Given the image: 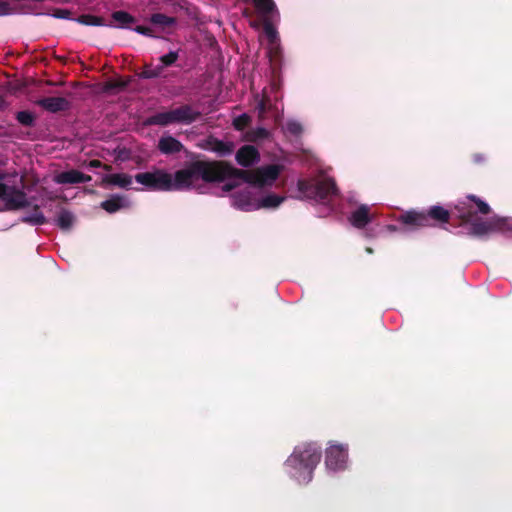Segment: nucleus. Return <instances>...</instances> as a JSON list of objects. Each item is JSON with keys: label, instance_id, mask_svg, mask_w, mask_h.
<instances>
[{"label": "nucleus", "instance_id": "nucleus-1", "mask_svg": "<svg viewBox=\"0 0 512 512\" xmlns=\"http://www.w3.org/2000/svg\"><path fill=\"white\" fill-rule=\"evenodd\" d=\"M225 172L221 166L198 161L174 174L162 169L138 173L135 181L150 191H182L199 189L201 182L220 180Z\"/></svg>", "mask_w": 512, "mask_h": 512}, {"label": "nucleus", "instance_id": "nucleus-2", "mask_svg": "<svg viewBox=\"0 0 512 512\" xmlns=\"http://www.w3.org/2000/svg\"><path fill=\"white\" fill-rule=\"evenodd\" d=\"M213 164L221 166L226 171L225 176L216 182L223 181L231 172H236L242 180V184L227 182L222 186L224 191L233 190L230 195L231 206L241 211L259 210L258 190L271 188L283 170V166L279 164L265 165L249 171L231 169L222 164Z\"/></svg>", "mask_w": 512, "mask_h": 512}, {"label": "nucleus", "instance_id": "nucleus-3", "mask_svg": "<svg viewBox=\"0 0 512 512\" xmlns=\"http://www.w3.org/2000/svg\"><path fill=\"white\" fill-rule=\"evenodd\" d=\"M320 460V452L313 444L298 446L286 461L288 474L299 483H307Z\"/></svg>", "mask_w": 512, "mask_h": 512}, {"label": "nucleus", "instance_id": "nucleus-4", "mask_svg": "<svg viewBox=\"0 0 512 512\" xmlns=\"http://www.w3.org/2000/svg\"><path fill=\"white\" fill-rule=\"evenodd\" d=\"M258 14L264 22V33L268 40L270 55L276 56L279 50V38L273 22L279 18V13L273 0H252Z\"/></svg>", "mask_w": 512, "mask_h": 512}, {"label": "nucleus", "instance_id": "nucleus-5", "mask_svg": "<svg viewBox=\"0 0 512 512\" xmlns=\"http://www.w3.org/2000/svg\"><path fill=\"white\" fill-rule=\"evenodd\" d=\"M23 177L18 174L7 176L0 181V200L8 209H18L27 205Z\"/></svg>", "mask_w": 512, "mask_h": 512}, {"label": "nucleus", "instance_id": "nucleus-6", "mask_svg": "<svg viewBox=\"0 0 512 512\" xmlns=\"http://www.w3.org/2000/svg\"><path fill=\"white\" fill-rule=\"evenodd\" d=\"M298 189L305 197L321 203L329 202L337 192L333 179L327 175H320L311 181L301 180Z\"/></svg>", "mask_w": 512, "mask_h": 512}, {"label": "nucleus", "instance_id": "nucleus-7", "mask_svg": "<svg viewBox=\"0 0 512 512\" xmlns=\"http://www.w3.org/2000/svg\"><path fill=\"white\" fill-rule=\"evenodd\" d=\"M199 116V112L189 105H183L178 108L156 113L148 118L150 125L167 126L174 123L190 124Z\"/></svg>", "mask_w": 512, "mask_h": 512}, {"label": "nucleus", "instance_id": "nucleus-8", "mask_svg": "<svg viewBox=\"0 0 512 512\" xmlns=\"http://www.w3.org/2000/svg\"><path fill=\"white\" fill-rule=\"evenodd\" d=\"M430 217L439 221L447 222L449 212L441 206H433L429 213L419 212L415 210L407 211L402 214L399 220L408 227V231L429 226Z\"/></svg>", "mask_w": 512, "mask_h": 512}, {"label": "nucleus", "instance_id": "nucleus-9", "mask_svg": "<svg viewBox=\"0 0 512 512\" xmlns=\"http://www.w3.org/2000/svg\"><path fill=\"white\" fill-rule=\"evenodd\" d=\"M459 217L466 222H472V232L475 235L483 236L493 231L505 232L509 224L504 219H491L489 221H482L476 219L472 221V215L470 211H464V207L456 206Z\"/></svg>", "mask_w": 512, "mask_h": 512}, {"label": "nucleus", "instance_id": "nucleus-10", "mask_svg": "<svg viewBox=\"0 0 512 512\" xmlns=\"http://www.w3.org/2000/svg\"><path fill=\"white\" fill-rule=\"evenodd\" d=\"M277 89V84L272 83L269 88H265L263 90L262 95H257L255 97L256 110L259 118L263 119L268 113H271L274 121L276 123L279 122L280 114L276 104L278 100Z\"/></svg>", "mask_w": 512, "mask_h": 512}, {"label": "nucleus", "instance_id": "nucleus-11", "mask_svg": "<svg viewBox=\"0 0 512 512\" xmlns=\"http://www.w3.org/2000/svg\"><path fill=\"white\" fill-rule=\"evenodd\" d=\"M348 446L337 442H329L325 452V465L330 471L336 472L347 467Z\"/></svg>", "mask_w": 512, "mask_h": 512}, {"label": "nucleus", "instance_id": "nucleus-12", "mask_svg": "<svg viewBox=\"0 0 512 512\" xmlns=\"http://www.w3.org/2000/svg\"><path fill=\"white\" fill-rule=\"evenodd\" d=\"M178 59V52L171 51L166 55H163L159 58L160 64L158 65H146L144 70L141 73L143 78H156L161 75L163 69L165 67L171 66Z\"/></svg>", "mask_w": 512, "mask_h": 512}, {"label": "nucleus", "instance_id": "nucleus-13", "mask_svg": "<svg viewBox=\"0 0 512 512\" xmlns=\"http://www.w3.org/2000/svg\"><path fill=\"white\" fill-rule=\"evenodd\" d=\"M90 180L91 177L89 175L75 169L59 172L55 174L53 178V181L57 184L87 183Z\"/></svg>", "mask_w": 512, "mask_h": 512}, {"label": "nucleus", "instance_id": "nucleus-14", "mask_svg": "<svg viewBox=\"0 0 512 512\" xmlns=\"http://www.w3.org/2000/svg\"><path fill=\"white\" fill-rule=\"evenodd\" d=\"M260 159L259 151L252 145H244L236 153V160L239 165L249 167L256 164Z\"/></svg>", "mask_w": 512, "mask_h": 512}, {"label": "nucleus", "instance_id": "nucleus-15", "mask_svg": "<svg viewBox=\"0 0 512 512\" xmlns=\"http://www.w3.org/2000/svg\"><path fill=\"white\" fill-rule=\"evenodd\" d=\"M37 105L49 112H58L66 110L69 107V102L63 97H46L39 99Z\"/></svg>", "mask_w": 512, "mask_h": 512}, {"label": "nucleus", "instance_id": "nucleus-16", "mask_svg": "<svg viewBox=\"0 0 512 512\" xmlns=\"http://www.w3.org/2000/svg\"><path fill=\"white\" fill-rule=\"evenodd\" d=\"M206 149L216 153L218 156H227L234 151L233 142L209 138L206 142Z\"/></svg>", "mask_w": 512, "mask_h": 512}, {"label": "nucleus", "instance_id": "nucleus-17", "mask_svg": "<svg viewBox=\"0 0 512 512\" xmlns=\"http://www.w3.org/2000/svg\"><path fill=\"white\" fill-rule=\"evenodd\" d=\"M258 192L259 209H275L285 200V197L275 193H264V189H259Z\"/></svg>", "mask_w": 512, "mask_h": 512}, {"label": "nucleus", "instance_id": "nucleus-18", "mask_svg": "<svg viewBox=\"0 0 512 512\" xmlns=\"http://www.w3.org/2000/svg\"><path fill=\"white\" fill-rule=\"evenodd\" d=\"M130 205L131 202L129 198L121 195H114L101 203V207L108 213H115L121 209L130 207Z\"/></svg>", "mask_w": 512, "mask_h": 512}, {"label": "nucleus", "instance_id": "nucleus-19", "mask_svg": "<svg viewBox=\"0 0 512 512\" xmlns=\"http://www.w3.org/2000/svg\"><path fill=\"white\" fill-rule=\"evenodd\" d=\"M158 148L163 154L178 153L183 149L180 141L170 135H164L159 139Z\"/></svg>", "mask_w": 512, "mask_h": 512}, {"label": "nucleus", "instance_id": "nucleus-20", "mask_svg": "<svg viewBox=\"0 0 512 512\" xmlns=\"http://www.w3.org/2000/svg\"><path fill=\"white\" fill-rule=\"evenodd\" d=\"M349 221L354 227L363 228L371 221L369 207L367 205H361L357 210L352 212Z\"/></svg>", "mask_w": 512, "mask_h": 512}, {"label": "nucleus", "instance_id": "nucleus-21", "mask_svg": "<svg viewBox=\"0 0 512 512\" xmlns=\"http://www.w3.org/2000/svg\"><path fill=\"white\" fill-rule=\"evenodd\" d=\"M105 180L107 183H109L111 185H114V186H117L120 188H125V189L130 188L133 183L132 176H130L126 173L110 174L105 178Z\"/></svg>", "mask_w": 512, "mask_h": 512}, {"label": "nucleus", "instance_id": "nucleus-22", "mask_svg": "<svg viewBox=\"0 0 512 512\" xmlns=\"http://www.w3.org/2000/svg\"><path fill=\"white\" fill-rule=\"evenodd\" d=\"M74 223V215L67 211L61 210L56 218V224L63 230H67L72 227Z\"/></svg>", "mask_w": 512, "mask_h": 512}, {"label": "nucleus", "instance_id": "nucleus-23", "mask_svg": "<svg viewBox=\"0 0 512 512\" xmlns=\"http://www.w3.org/2000/svg\"><path fill=\"white\" fill-rule=\"evenodd\" d=\"M23 221L32 225H41L45 223L46 218L43 213L38 208H36L32 213L24 216Z\"/></svg>", "mask_w": 512, "mask_h": 512}, {"label": "nucleus", "instance_id": "nucleus-24", "mask_svg": "<svg viewBox=\"0 0 512 512\" xmlns=\"http://www.w3.org/2000/svg\"><path fill=\"white\" fill-rule=\"evenodd\" d=\"M282 129L286 134H290L292 136H298L303 131L302 125L296 120H288Z\"/></svg>", "mask_w": 512, "mask_h": 512}, {"label": "nucleus", "instance_id": "nucleus-25", "mask_svg": "<svg viewBox=\"0 0 512 512\" xmlns=\"http://www.w3.org/2000/svg\"><path fill=\"white\" fill-rule=\"evenodd\" d=\"M113 20L118 22V27H127L134 21L133 17L124 11H116L112 15Z\"/></svg>", "mask_w": 512, "mask_h": 512}, {"label": "nucleus", "instance_id": "nucleus-26", "mask_svg": "<svg viewBox=\"0 0 512 512\" xmlns=\"http://www.w3.org/2000/svg\"><path fill=\"white\" fill-rule=\"evenodd\" d=\"M151 22L155 25H160V26H170L172 25L175 21L172 17H168L164 14H160V13H157V14H153L151 16Z\"/></svg>", "mask_w": 512, "mask_h": 512}, {"label": "nucleus", "instance_id": "nucleus-27", "mask_svg": "<svg viewBox=\"0 0 512 512\" xmlns=\"http://www.w3.org/2000/svg\"><path fill=\"white\" fill-rule=\"evenodd\" d=\"M268 136H269V131L265 128L259 127L255 130L250 131L247 135V139L249 141H257L260 139L268 138Z\"/></svg>", "mask_w": 512, "mask_h": 512}, {"label": "nucleus", "instance_id": "nucleus-28", "mask_svg": "<svg viewBox=\"0 0 512 512\" xmlns=\"http://www.w3.org/2000/svg\"><path fill=\"white\" fill-rule=\"evenodd\" d=\"M16 118L24 126H32L35 119L34 115L29 111L18 112Z\"/></svg>", "mask_w": 512, "mask_h": 512}, {"label": "nucleus", "instance_id": "nucleus-29", "mask_svg": "<svg viewBox=\"0 0 512 512\" xmlns=\"http://www.w3.org/2000/svg\"><path fill=\"white\" fill-rule=\"evenodd\" d=\"M249 123H250V117L246 113L237 116L233 120L234 128L239 131L244 130L248 126Z\"/></svg>", "mask_w": 512, "mask_h": 512}, {"label": "nucleus", "instance_id": "nucleus-30", "mask_svg": "<svg viewBox=\"0 0 512 512\" xmlns=\"http://www.w3.org/2000/svg\"><path fill=\"white\" fill-rule=\"evenodd\" d=\"M78 22L88 26H99L101 25V19L91 15H83L78 18Z\"/></svg>", "mask_w": 512, "mask_h": 512}, {"label": "nucleus", "instance_id": "nucleus-31", "mask_svg": "<svg viewBox=\"0 0 512 512\" xmlns=\"http://www.w3.org/2000/svg\"><path fill=\"white\" fill-rule=\"evenodd\" d=\"M469 198L473 201H475L478 211L482 214H487L489 212V206L487 203L476 199L474 196H469Z\"/></svg>", "mask_w": 512, "mask_h": 512}, {"label": "nucleus", "instance_id": "nucleus-32", "mask_svg": "<svg viewBox=\"0 0 512 512\" xmlns=\"http://www.w3.org/2000/svg\"><path fill=\"white\" fill-rule=\"evenodd\" d=\"M134 31L145 36L154 37V35L152 34V29L150 27L137 26L136 28H134Z\"/></svg>", "mask_w": 512, "mask_h": 512}, {"label": "nucleus", "instance_id": "nucleus-33", "mask_svg": "<svg viewBox=\"0 0 512 512\" xmlns=\"http://www.w3.org/2000/svg\"><path fill=\"white\" fill-rule=\"evenodd\" d=\"M11 13V9L8 3L0 1V16L8 15Z\"/></svg>", "mask_w": 512, "mask_h": 512}, {"label": "nucleus", "instance_id": "nucleus-34", "mask_svg": "<svg viewBox=\"0 0 512 512\" xmlns=\"http://www.w3.org/2000/svg\"><path fill=\"white\" fill-rule=\"evenodd\" d=\"M68 12L67 11H61L59 14L56 15L58 18H66Z\"/></svg>", "mask_w": 512, "mask_h": 512}, {"label": "nucleus", "instance_id": "nucleus-35", "mask_svg": "<svg viewBox=\"0 0 512 512\" xmlns=\"http://www.w3.org/2000/svg\"><path fill=\"white\" fill-rule=\"evenodd\" d=\"M91 165H92V166H98V165H99V162H98V161H92V162H91Z\"/></svg>", "mask_w": 512, "mask_h": 512}, {"label": "nucleus", "instance_id": "nucleus-36", "mask_svg": "<svg viewBox=\"0 0 512 512\" xmlns=\"http://www.w3.org/2000/svg\"><path fill=\"white\" fill-rule=\"evenodd\" d=\"M389 229L392 230V231H395L396 227L395 226H389Z\"/></svg>", "mask_w": 512, "mask_h": 512}, {"label": "nucleus", "instance_id": "nucleus-37", "mask_svg": "<svg viewBox=\"0 0 512 512\" xmlns=\"http://www.w3.org/2000/svg\"><path fill=\"white\" fill-rule=\"evenodd\" d=\"M368 253H372V250L370 248H367Z\"/></svg>", "mask_w": 512, "mask_h": 512}, {"label": "nucleus", "instance_id": "nucleus-38", "mask_svg": "<svg viewBox=\"0 0 512 512\" xmlns=\"http://www.w3.org/2000/svg\"><path fill=\"white\" fill-rule=\"evenodd\" d=\"M3 103V99L0 97V105Z\"/></svg>", "mask_w": 512, "mask_h": 512}]
</instances>
